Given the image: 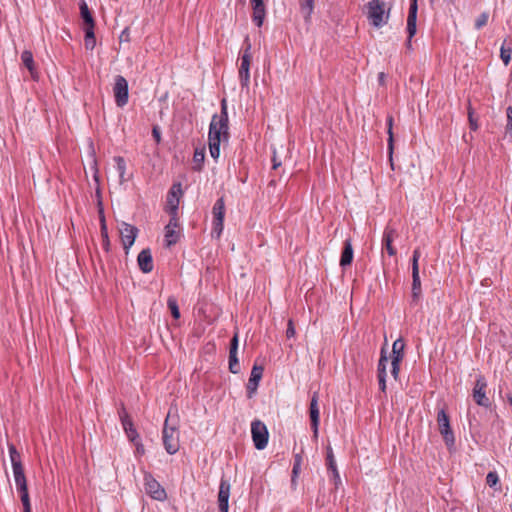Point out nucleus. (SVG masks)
<instances>
[{
    "instance_id": "nucleus-13",
    "label": "nucleus",
    "mask_w": 512,
    "mask_h": 512,
    "mask_svg": "<svg viewBox=\"0 0 512 512\" xmlns=\"http://www.w3.org/2000/svg\"><path fill=\"white\" fill-rule=\"evenodd\" d=\"M231 485L229 480L221 478L218 492V507L220 512H228Z\"/></svg>"
},
{
    "instance_id": "nucleus-21",
    "label": "nucleus",
    "mask_w": 512,
    "mask_h": 512,
    "mask_svg": "<svg viewBox=\"0 0 512 512\" xmlns=\"http://www.w3.org/2000/svg\"><path fill=\"white\" fill-rule=\"evenodd\" d=\"M144 486L146 493L151 497L152 500L160 499V484L150 474H146L144 477Z\"/></svg>"
},
{
    "instance_id": "nucleus-23",
    "label": "nucleus",
    "mask_w": 512,
    "mask_h": 512,
    "mask_svg": "<svg viewBox=\"0 0 512 512\" xmlns=\"http://www.w3.org/2000/svg\"><path fill=\"white\" fill-rule=\"evenodd\" d=\"M224 201L222 198L218 199L213 206V215H214V224L215 227H219L222 229L223 219H224Z\"/></svg>"
},
{
    "instance_id": "nucleus-49",
    "label": "nucleus",
    "mask_w": 512,
    "mask_h": 512,
    "mask_svg": "<svg viewBox=\"0 0 512 512\" xmlns=\"http://www.w3.org/2000/svg\"><path fill=\"white\" fill-rule=\"evenodd\" d=\"M468 117H469L470 128L472 130H474V131L477 130L478 129V124H477L476 120L473 117V112H472L471 109H469Z\"/></svg>"
},
{
    "instance_id": "nucleus-31",
    "label": "nucleus",
    "mask_w": 512,
    "mask_h": 512,
    "mask_svg": "<svg viewBox=\"0 0 512 512\" xmlns=\"http://www.w3.org/2000/svg\"><path fill=\"white\" fill-rule=\"evenodd\" d=\"M114 161L116 163V170L119 174L120 183L126 182L128 180V178L125 177V174H126L125 160L122 157L117 156L114 158Z\"/></svg>"
},
{
    "instance_id": "nucleus-24",
    "label": "nucleus",
    "mask_w": 512,
    "mask_h": 512,
    "mask_svg": "<svg viewBox=\"0 0 512 512\" xmlns=\"http://www.w3.org/2000/svg\"><path fill=\"white\" fill-rule=\"evenodd\" d=\"M79 6H80L81 18L83 19V22H84V27H95L94 18L92 16V13L90 12L85 0H81Z\"/></svg>"
},
{
    "instance_id": "nucleus-53",
    "label": "nucleus",
    "mask_w": 512,
    "mask_h": 512,
    "mask_svg": "<svg viewBox=\"0 0 512 512\" xmlns=\"http://www.w3.org/2000/svg\"><path fill=\"white\" fill-rule=\"evenodd\" d=\"M272 162H273V169H277L278 167L281 166V162L277 160L275 155L272 158Z\"/></svg>"
},
{
    "instance_id": "nucleus-18",
    "label": "nucleus",
    "mask_w": 512,
    "mask_h": 512,
    "mask_svg": "<svg viewBox=\"0 0 512 512\" xmlns=\"http://www.w3.org/2000/svg\"><path fill=\"white\" fill-rule=\"evenodd\" d=\"M387 364H388V357L386 355V350H385V348H382L380 359L378 362L377 372H378L379 389L383 393H385V391H386Z\"/></svg>"
},
{
    "instance_id": "nucleus-52",
    "label": "nucleus",
    "mask_w": 512,
    "mask_h": 512,
    "mask_svg": "<svg viewBox=\"0 0 512 512\" xmlns=\"http://www.w3.org/2000/svg\"><path fill=\"white\" fill-rule=\"evenodd\" d=\"M137 256H151V251L149 248L142 249Z\"/></svg>"
},
{
    "instance_id": "nucleus-8",
    "label": "nucleus",
    "mask_w": 512,
    "mask_h": 512,
    "mask_svg": "<svg viewBox=\"0 0 512 512\" xmlns=\"http://www.w3.org/2000/svg\"><path fill=\"white\" fill-rule=\"evenodd\" d=\"M246 48L241 57V64L239 68V80L242 87H248L250 83V62H251V44L249 39H245Z\"/></svg>"
},
{
    "instance_id": "nucleus-38",
    "label": "nucleus",
    "mask_w": 512,
    "mask_h": 512,
    "mask_svg": "<svg viewBox=\"0 0 512 512\" xmlns=\"http://www.w3.org/2000/svg\"><path fill=\"white\" fill-rule=\"evenodd\" d=\"M140 269L148 273L153 269V258H137Z\"/></svg>"
},
{
    "instance_id": "nucleus-33",
    "label": "nucleus",
    "mask_w": 512,
    "mask_h": 512,
    "mask_svg": "<svg viewBox=\"0 0 512 512\" xmlns=\"http://www.w3.org/2000/svg\"><path fill=\"white\" fill-rule=\"evenodd\" d=\"M237 353L238 351L229 350V370L233 374H237L240 372V365Z\"/></svg>"
},
{
    "instance_id": "nucleus-16",
    "label": "nucleus",
    "mask_w": 512,
    "mask_h": 512,
    "mask_svg": "<svg viewBox=\"0 0 512 512\" xmlns=\"http://www.w3.org/2000/svg\"><path fill=\"white\" fill-rule=\"evenodd\" d=\"M319 395L317 392H314L311 400H310V406H309V415L311 420V427L313 429L314 435L317 436L318 434V426L320 423V412H319Z\"/></svg>"
},
{
    "instance_id": "nucleus-6",
    "label": "nucleus",
    "mask_w": 512,
    "mask_h": 512,
    "mask_svg": "<svg viewBox=\"0 0 512 512\" xmlns=\"http://www.w3.org/2000/svg\"><path fill=\"white\" fill-rule=\"evenodd\" d=\"M251 434L256 449L263 450L268 444L269 433L266 425L260 420L251 423Z\"/></svg>"
},
{
    "instance_id": "nucleus-36",
    "label": "nucleus",
    "mask_w": 512,
    "mask_h": 512,
    "mask_svg": "<svg viewBox=\"0 0 512 512\" xmlns=\"http://www.w3.org/2000/svg\"><path fill=\"white\" fill-rule=\"evenodd\" d=\"M20 493L21 502L24 508V512H31L30 499L28 494V488L23 490H17Z\"/></svg>"
},
{
    "instance_id": "nucleus-50",
    "label": "nucleus",
    "mask_w": 512,
    "mask_h": 512,
    "mask_svg": "<svg viewBox=\"0 0 512 512\" xmlns=\"http://www.w3.org/2000/svg\"><path fill=\"white\" fill-rule=\"evenodd\" d=\"M340 266L345 269L352 264L353 258H340Z\"/></svg>"
},
{
    "instance_id": "nucleus-1",
    "label": "nucleus",
    "mask_w": 512,
    "mask_h": 512,
    "mask_svg": "<svg viewBox=\"0 0 512 512\" xmlns=\"http://www.w3.org/2000/svg\"><path fill=\"white\" fill-rule=\"evenodd\" d=\"M228 110L226 99L221 101L220 114L213 115L208 132V145L211 157L217 161L220 156L221 142L229 139Z\"/></svg>"
},
{
    "instance_id": "nucleus-20",
    "label": "nucleus",
    "mask_w": 512,
    "mask_h": 512,
    "mask_svg": "<svg viewBox=\"0 0 512 512\" xmlns=\"http://www.w3.org/2000/svg\"><path fill=\"white\" fill-rule=\"evenodd\" d=\"M250 2L253 10L252 20L258 27H261L266 15L265 4L263 0H250Z\"/></svg>"
},
{
    "instance_id": "nucleus-32",
    "label": "nucleus",
    "mask_w": 512,
    "mask_h": 512,
    "mask_svg": "<svg viewBox=\"0 0 512 512\" xmlns=\"http://www.w3.org/2000/svg\"><path fill=\"white\" fill-rule=\"evenodd\" d=\"M9 456H10V460H11V464H12V469H17V468L23 467L22 463H21L20 454L16 450L15 446L12 444L9 445Z\"/></svg>"
},
{
    "instance_id": "nucleus-25",
    "label": "nucleus",
    "mask_w": 512,
    "mask_h": 512,
    "mask_svg": "<svg viewBox=\"0 0 512 512\" xmlns=\"http://www.w3.org/2000/svg\"><path fill=\"white\" fill-rule=\"evenodd\" d=\"M13 476L17 490H23L27 487V481L24 474V468L13 469Z\"/></svg>"
},
{
    "instance_id": "nucleus-54",
    "label": "nucleus",
    "mask_w": 512,
    "mask_h": 512,
    "mask_svg": "<svg viewBox=\"0 0 512 512\" xmlns=\"http://www.w3.org/2000/svg\"><path fill=\"white\" fill-rule=\"evenodd\" d=\"M136 446H137V452L140 453V452H143V446L142 445H139L138 443H135Z\"/></svg>"
},
{
    "instance_id": "nucleus-14",
    "label": "nucleus",
    "mask_w": 512,
    "mask_h": 512,
    "mask_svg": "<svg viewBox=\"0 0 512 512\" xmlns=\"http://www.w3.org/2000/svg\"><path fill=\"white\" fill-rule=\"evenodd\" d=\"M417 0H411L409 13L407 17V32H408V41L407 46H411V39L416 34V20H417Z\"/></svg>"
},
{
    "instance_id": "nucleus-27",
    "label": "nucleus",
    "mask_w": 512,
    "mask_h": 512,
    "mask_svg": "<svg viewBox=\"0 0 512 512\" xmlns=\"http://www.w3.org/2000/svg\"><path fill=\"white\" fill-rule=\"evenodd\" d=\"M326 460H327L328 470H330L332 472L334 480L336 482L339 481L340 476H339V472L336 467V461H335L331 447L328 448Z\"/></svg>"
},
{
    "instance_id": "nucleus-7",
    "label": "nucleus",
    "mask_w": 512,
    "mask_h": 512,
    "mask_svg": "<svg viewBox=\"0 0 512 512\" xmlns=\"http://www.w3.org/2000/svg\"><path fill=\"white\" fill-rule=\"evenodd\" d=\"M118 230L122 246L124 248L125 254L127 255L129 253L130 247L135 242V239L138 234V229L131 224L121 222L118 224Z\"/></svg>"
},
{
    "instance_id": "nucleus-15",
    "label": "nucleus",
    "mask_w": 512,
    "mask_h": 512,
    "mask_svg": "<svg viewBox=\"0 0 512 512\" xmlns=\"http://www.w3.org/2000/svg\"><path fill=\"white\" fill-rule=\"evenodd\" d=\"M417 0H411L409 13L407 17V32H408V41L407 46H411V39L416 34V20H417Z\"/></svg>"
},
{
    "instance_id": "nucleus-4",
    "label": "nucleus",
    "mask_w": 512,
    "mask_h": 512,
    "mask_svg": "<svg viewBox=\"0 0 512 512\" xmlns=\"http://www.w3.org/2000/svg\"><path fill=\"white\" fill-rule=\"evenodd\" d=\"M437 424L446 446L451 450L455 445V437L450 426L449 417L444 409L439 410L437 414Z\"/></svg>"
},
{
    "instance_id": "nucleus-51",
    "label": "nucleus",
    "mask_w": 512,
    "mask_h": 512,
    "mask_svg": "<svg viewBox=\"0 0 512 512\" xmlns=\"http://www.w3.org/2000/svg\"><path fill=\"white\" fill-rule=\"evenodd\" d=\"M153 137L155 138L156 142H160V129L158 126H154L152 130Z\"/></svg>"
},
{
    "instance_id": "nucleus-37",
    "label": "nucleus",
    "mask_w": 512,
    "mask_h": 512,
    "mask_svg": "<svg viewBox=\"0 0 512 512\" xmlns=\"http://www.w3.org/2000/svg\"><path fill=\"white\" fill-rule=\"evenodd\" d=\"M20 493L21 502L24 508V512H31L30 499L28 494V488L23 490H17Z\"/></svg>"
},
{
    "instance_id": "nucleus-39",
    "label": "nucleus",
    "mask_w": 512,
    "mask_h": 512,
    "mask_svg": "<svg viewBox=\"0 0 512 512\" xmlns=\"http://www.w3.org/2000/svg\"><path fill=\"white\" fill-rule=\"evenodd\" d=\"M302 457L297 454L294 457V464L292 468V483L295 482V478L298 476L301 469Z\"/></svg>"
},
{
    "instance_id": "nucleus-41",
    "label": "nucleus",
    "mask_w": 512,
    "mask_h": 512,
    "mask_svg": "<svg viewBox=\"0 0 512 512\" xmlns=\"http://www.w3.org/2000/svg\"><path fill=\"white\" fill-rule=\"evenodd\" d=\"M400 363L401 361H398L397 358L391 360V375L395 380H397L400 372Z\"/></svg>"
},
{
    "instance_id": "nucleus-45",
    "label": "nucleus",
    "mask_w": 512,
    "mask_h": 512,
    "mask_svg": "<svg viewBox=\"0 0 512 512\" xmlns=\"http://www.w3.org/2000/svg\"><path fill=\"white\" fill-rule=\"evenodd\" d=\"M340 256H353V248L349 241L345 242V246Z\"/></svg>"
},
{
    "instance_id": "nucleus-47",
    "label": "nucleus",
    "mask_w": 512,
    "mask_h": 512,
    "mask_svg": "<svg viewBox=\"0 0 512 512\" xmlns=\"http://www.w3.org/2000/svg\"><path fill=\"white\" fill-rule=\"evenodd\" d=\"M286 336H287V338H292L295 336V328H294L293 321L291 319L288 321Z\"/></svg>"
},
{
    "instance_id": "nucleus-34",
    "label": "nucleus",
    "mask_w": 512,
    "mask_h": 512,
    "mask_svg": "<svg viewBox=\"0 0 512 512\" xmlns=\"http://www.w3.org/2000/svg\"><path fill=\"white\" fill-rule=\"evenodd\" d=\"M204 158H205L204 150L196 149L194 152V155H193V162L195 164L193 167L194 170H197V171L201 170L202 164L204 162Z\"/></svg>"
},
{
    "instance_id": "nucleus-10",
    "label": "nucleus",
    "mask_w": 512,
    "mask_h": 512,
    "mask_svg": "<svg viewBox=\"0 0 512 512\" xmlns=\"http://www.w3.org/2000/svg\"><path fill=\"white\" fill-rule=\"evenodd\" d=\"M113 93H114L115 102H116L117 106L123 107L127 104V102H128V82L123 76L117 75L115 77Z\"/></svg>"
},
{
    "instance_id": "nucleus-46",
    "label": "nucleus",
    "mask_w": 512,
    "mask_h": 512,
    "mask_svg": "<svg viewBox=\"0 0 512 512\" xmlns=\"http://www.w3.org/2000/svg\"><path fill=\"white\" fill-rule=\"evenodd\" d=\"M238 345H239V338H238V333L236 332L230 342V351H238Z\"/></svg>"
},
{
    "instance_id": "nucleus-5",
    "label": "nucleus",
    "mask_w": 512,
    "mask_h": 512,
    "mask_svg": "<svg viewBox=\"0 0 512 512\" xmlns=\"http://www.w3.org/2000/svg\"><path fill=\"white\" fill-rule=\"evenodd\" d=\"M170 412L165 420V427L163 429L162 440L164 447L169 454H174L179 450V433L175 427H169L168 421Z\"/></svg>"
},
{
    "instance_id": "nucleus-3",
    "label": "nucleus",
    "mask_w": 512,
    "mask_h": 512,
    "mask_svg": "<svg viewBox=\"0 0 512 512\" xmlns=\"http://www.w3.org/2000/svg\"><path fill=\"white\" fill-rule=\"evenodd\" d=\"M183 194L184 192L180 182L174 183L169 189L165 210L170 215V217H178V207Z\"/></svg>"
},
{
    "instance_id": "nucleus-9",
    "label": "nucleus",
    "mask_w": 512,
    "mask_h": 512,
    "mask_svg": "<svg viewBox=\"0 0 512 512\" xmlns=\"http://www.w3.org/2000/svg\"><path fill=\"white\" fill-rule=\"evenodd\" d=\"M487 382L484 376L479 375L475 381L472 391V397L475 403L479 406L488 408L491 405L489 397L486 395Z\"/></svg>"
},
{
    "instance_id": "nucleus-60",
    "label": "nucleus",
    "mask_w": 512,
    "mask_h": 512,
    "mask_svg": "<svg viewBox=\"0 0 512 512\" xmlns=\"http://www.w3.org/2000/svg\"><path fill=\"white\" fill-rule=\"evenodd\" d=\"M430 1L432 2L433 0H430Z\"/></svg>"
},
{
    "instance_id": "nucleus-48",
    "label": "nucleus",
    "mask_w": 512,
    "mask_h": 512,
    "mask_svg": "<svg viewBox=\"0 0 512 512\" xmlns=\"http://www.w3.org/2000/svg\"><path fill=\"white\" fill-rule=\"evenodd\" d=\"M313 1L314 0H303L302 8L307 10V14L310 15L313 10Z\"/></svg>"
},
{
    "instance_id": "nucleus-59",
    "label": "nucleus",
    "mask_w": 512,
    "mask_h": 512,
    "mask_svg": "<svg viewBox=\"0 0 512 512\" xmlns=\"http://www.w3.org/2000/svg\"><path fill=\"white\" fill-rule=\"evenodd\" d=\"M509 403L512 405V398H509Z\"/></svg>"
},
{
    "instance_id": "nucleus-35",
    "label": "nucleus",
    "mask_w": 512,
    "mask_h": 512,
    "mask_svg": "<svg viewBox=\"0 0 512 512\" xmlns=\"http://www.w3.org/2000/svg\"><path fill=\"white\" fill-rule=\"evenodd\" d=\"M167 306H168V309L170 310L173 318L174 319H179V317H180V310H179V306H178L177 300L174 297H169L167 299Z\"/></svg>"
},
{
    "instance_id": "nucleus-58",
    "label": "nucleus",
    "mask_w": 512,
    "mask_h": 512,
    "mask_svg": "<svg viewBox=\"0 0 512 512\" xmlns=\"http://www.w3.org/2000/svg\"><path fill=\"white\" fill-rule=\"evenodd\" d=\"M413 256H414V257H417V256H418V251H417V250H415V251H414Z\"/></svg>"
},
{
    "instance_id": "nucleus-28",
    "label": "nucleus",
    "mask_w": 512,
    "mask_h": 512,
    "mask_svg": "<svg viewBox=\"0 0 512 512\" xmlns=\"http://www.w3.org/2000/svg\"><path fill=\"white\" fill-rule=\"evenodd\" d=\"M95 27H84V44L86 49L93 50L96 45V39L94 34Z\"/></svg>"
},
{
    "instance_id": "nucleus-22",
    "label": "nucleus",
    "mask_w": 512,
    "mask_h": 512,
    "mask_svg": "<svg viewBox=\"0 0 512 512\" xmlns=\"http://www.w3.org/2000/svg\"><path fill=\"white\" fill-rule=\"evenodd\" d=\"M398 236L395 230L387 228L382 239V251L386 249L389 256H394L397 252L393 247V242Z\"/></svg>"
},
{
    "instance_id": "nucleus-56",
    "label": "nucleus",
    "mask_w": 512,
    "mask_h": 512,
    "mask_svg": "<svg viewBox=\"0 0 512 512\" xmlns=\"http://www.w3.org/2000/svg\"><path fill=\"white\" fill-rule=\"evenodd\" d=\"M161 493H162V498H163V497H166V494H165V491H164V489H163V488H162V490H161Z\"/></svg>"
},
{
    "instance_id": "nucleus-12",
    "label": "nucleus",
    "mask_w": 512,
    "mask_h": 512,
    "mask_svg": "<svg viewBox=\"0 0 512 512\" xmlns=\"http://www.w3.org/2000/svg\"><path fill=\"white\" fill-rule=\"evenodd\" d=\"M119 418L122 423L123 429L128 437V439L136 443V440L138 438V434L136 432V429L133 426L132 420L130 416L128 415L125 407L121 405V407L118 410Z\"/></svg>"
},
{
    "instance_id": "nucleus-42",
    "label": "nucleus",
    "mask_w": 512,
    "mask_h": 512,
    "mask_svg": "<svg viewBox=\"0 0 512 512\" xmlns=\"http://www.w3.org/2000/svg\"><path fill=\"white\" fill-rule=\"evenodd\" d=\"M499 482L498 474L495 471H490L486 476V483L489 487H494Z\"/></svg>"
},
{
    "instance_id": "nucleus-43",
    "label": "nucleus",
    "mask_w": 512,
    "mask_h": 512,
    "mask_svg": "<svg viewBox=\"0 0 512 512\" xmlns=\"http://www.w3.org/2000/svg\"><path fill=\"white\" fill-rule=\"evenodd\" d=\"M392 117H389L388 118V134H389V138H388V150H389V153H390V156L392 155V151H393V134H392Z\"/></svg>"
},
{
    "instance_id": "nucleus-17",
    "label": "nucleus",
    "mask_w": 512,
    "mask_h": 512,
    "mask_svg": "<svg viewBox=\"0 0 512 512\" xmlns=\"http://www.w3.org/2000/svg\"><path fill=\"white\" fill-rule=\"evenodd\" d=\"M263 370L264 369L262 366H258L256 364L253 366V368L251 370L250 378L248 380L247 387H246L248 398H252L253 395L255 394V392L258 388L259 382L262 379Z\"/></svg>"
},
{
    "instance_id": "nucleus-55",
    "label": "nucleus",
    "mask_w": 512,
    "mask_h": 512,
    "mask_svg": "<svg viewBox=\"0 0 512 512\" xmlns=\"http://www.w3.org/2000/svg\"><path fill=\"white\" fill-rule=\"evenodd\" d=\"M124 38H126V31H123L121 36H120V40H123Z\"/></svg>"
},
{
    "instance_id": "nucleus-57",
    "label": "nucleus",
    "mask_w": 512,
    "mask_h": 512,
    "mask_svg": "<svg viewBox=\"0 0 512 512\" xmlns=\"http://www.w3.org/2000/svg\"><path fill=\"white\" fill-rule=\"evenodd\" d=\"M102 229H105L104 219L102 218Z\"/></svg>"
},
{
    "instance_id": "nucleus-44",
    "label": "nucleus",
    "mask_w": 512,
    "mask_h": 512,
    "mask_svg": "<svg viewBox=\"0 0 512 512\" xmlns=\"http://www.w3.org/2000/svg\"><path fill=\"white\" fill-rule=\"evenodd\" d=\"M507 116V125H506V133L512 136V106H509L506 109Z\"/></svg>"
},
{
    "instance_id": "nucleus-19",
    "label": "nucleus",
    "mask_w": 512,
    "mask_h": 512,
    "mask_svg": "<svg viewBox=\"0 0 512 512\" xmlns=\"http://www.w3.org/2000/svg\"><path fill=\"white\" fill-rule=\"evenodd\" d=\"M418 260L419 258H412V300L414 302H417L421 295Z\"/></svg>"
},
{
    "instance_id": "nucleus-29",
    "label": "nucleus",
    "mask_w": 512,
    "mask_h": 512,
    "mask_svg": "<svg viewBox=\"0 0 512 512\" xmlns=\"http://www.w3.org/2000/svg\"><path fill=\"white\" fill-rule=\"evenodd\" d=\"M404 347L405 343L401 338L395 340L392 346V359L397 358L398 361H402L404 358Z\"/></svg>"
},
{
    "instance_id": "nucleus-30",
    "label": "nucleus",
    "mask_w": 512,
    "mask_h": 512,
    "mask_svg": "<svg viewBox=\"0 0 512 512\" xmlns=\"http://www.w3.org/2000/svg\"><path fill=\"white\" fill-rule=\"evenodd\" d=\"M511 56H512V47L510 44H508L507 39H505L500 48V58L506 66L510 63Z\"/></svg>"
},
{
    "instance_id": "nucleus-2",
    "label": "nucleus",
    "mask_w": 512,
    "mask_h": 512,
    "mask_svg": "<svg viewBox=\"0 0 512 512\" xmlns=\"http://www.w3.org/2000/svg\"><path fill=\"white\" fill-rule=\"evenodd\" d=\"M389 12L383 0H371L368 3V18L375 27H382L386 24Z\"/></svg>"
},
{
    "instance_id": "nucleus-11",
    "label": "nucleus",
    "mask_w": 512,
    "mask_h": 512,
    "mask_svg": "<svg viewBox=\"0 0 512 512\" xmlns=\"http://www.w3.org/2000/svg\"><path fill=\"white\" fill-rule=\"evenodd\" d=\"M181 228L178 223V217H170L169 223L165 226V243L170 247L177 243L181 238Z\"/></svg>"
},
{
    "instance_id": "nucleus-40",
    "label": "nucleus",
    "mask_w": 512,
    "mask_h": 512,
    "mask_svg": "<svg viewBox=\"0 0 512 512\" xmlns=\"http://www.w3.org/2000/svg\"><path fill=\"white\" fill-rule=\"evenodd\" d=\"M488 18H489V14L487 12H483L481 13L477 19L475 20V28L477 30L481 29L482 27H484L487 22H488Z\"/></svg>"
},
{
    "instance_id": "nucleus-26",
    "label": "nucleus",
    "mask_w": 512,
    "mask_h": 512,
    "mask_svg": "<svg viewBox=\"0 0 512 512\" xmlns=\"http://www.w3.org/2000/svg\"><path fill=\"white\" fill-rule=\"evenodd\" d=\"M21 61L22 64L29 70L31 76L35 78L36 71L32 53L28 50L23 51L21 54Z\"/></svg>"
}]
</instances>
